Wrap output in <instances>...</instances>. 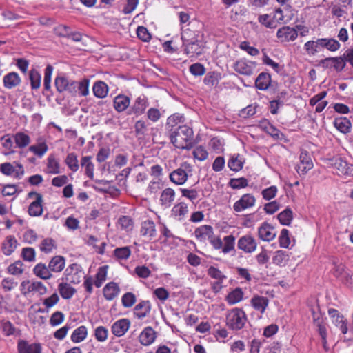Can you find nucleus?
<instances>
[{
  "label": "nucleus",
  "mask_w": 353,
  "mask_h": 353,
  "mask_svg": "<svg viewBox=\"0 0 353 353\" xmlns=\"http://www.w3.org/2000/svg\"><path fill=\"white\" fill-rule=\"evenodd\" d=\"M60 295L64 299H70L75 294L76 290L67 283H61L58 285Z\"/></svg>",
  "instance_id": "obj_40"
},
{
  "label": "nucleus",
  "mask_w": 353,
  "mask_h": 353,
  "mask_svg": "<svg viewBox=\"0 0 353 353\" xmlns=\"http://www.w3.org/2000/svg\"><path fill=\"white\" fill-rule=\"evenodd\" d=\"M119 292L120 288L118 284L113 281L107 283L103 289V296L108 301H112L115 299Z\"/></svg>",
  "instance_id": "obj_20"
},
{
  "label": "nucleus",
  "mask_w": 353,
  "mask_h": 353,
  "mask_svg": "<svg viewBox=\"0 0 353 353\" xmlns=\"http://www.w3.org/2000/svg\"><path fill=\"white\" fill-rule=\"evenodd\" d=\"M243 292L242 289L236 288L230 292L226 296L225 300L230 305H234L240 302L243 299Z\"/></svg>",
  "instance_id": "obj_43"
},
{
  "label": "nucleus",
  "mask_w": 353,
  "mask_h": 353,
  "mask_svg": "<svg viewBox=\"0 0 353 353\" xmlns=\"http://www.w3.org/2000/svg\"><path fill=\"white\" fill-rule=\"evenodd\" d=\"M278 192V188L275 185H272L262 190L261 194L265 200L270 201L274 199Z\"/></svg>",
  "instance_id": "obj_64"
},
{
  "label": "nucleus",
  "mask_w": 353,
  "mask_h": 353,
  "mask_svg": "<svg viewBox=\"0 0 353 353\" xmlns=\"http://www.w3.org/2000/svg\"><path fill=\"white\" fill-rule=\"evenodd\" d=\"M89 83L90 81L88 79H83L79 82L77 81L76 93L79 92L81 96H87L89 94Z\"/></svg>",
  "instance_id": "obj_57"
},
{
  "label": "nucleus",
  "mask_w": 353,
  "mask_h": 353,
  "mask_svg": "<svg viewBox=\"0 0 353 353\" xmlns=\"http://www.w3.org/2000/svg\"><path fill=\"white\" fill-rule=\"evenodd\" d=\"M64 267L65 259L61 256H54L48 264V268L53 272H59L63 270Z\"/></svg>",
  "instance_id": "obj_36"
},
{
  "label": "nucleus",
  "mask_w": 353,
  "mask_h": 353,
  "mask_svg": "<svg viewBox=\"0 0 353 353\" xmlns=\"http://www.w3.org/2000/svg\"><path fill=\"white\" fill-rule=\"evenodd\" d=\"M53 67L48 65L44 71L43 88L46 91L51 92V78Z\"/></svg>",
  "instance_id": "obj_53"
},
{
  "label": "nucleus",
  "mask_w": 353,
  "mask_h": 353,
  "mask_svg": "<svg viewBox=\"0 0 353 353\" xmlns=\"http://www.w3.org/2000/svg\"><path fill=\"white\" fill-rule=\"evenodd\" d=\"M250 303L254 310L263 314L268 305L269 300L265 296L255 295L251 299Z\"/></svg>",
  "instance_id": "obj_22"
},
{
  "label": "nucleus",
  "mask_w": 353,
  "mask_h": 353,
  "mask_svg": "<svg viewBox=\"0 0 353 353\" xmlns=\"http://www.w3.org/2000/svg\"><path fill=\"white\" fill-rule=\"evenodd\" d=\"M114 254L119 259L126 260L131 255V250L128 246L117 248L114 250Z\"/></svg>",
  "instance_id": "obj_55"
},
{
  "label": "nucleus",
  "mask_w": 353,
  "mask_h": 353,
  "mask_svg": "<svg viewBox=\"0 0 353 353\" xmlns=\"http://www.w3.org/2000/svg\"><path fill=\"white\" fill-rule=\"evenodd\" d=\"M19 353H41V346L39 343H29L26 340H19L17 343Z\"/></svg>",
  "instance_id": "obj_14"
},
{
  "label": "nucleus",
  "mask_w": 353,
  "mask_h": 353,
  "mask_svg": "<svg viewBox=\"0 0 353 353\" xmlns=\"http://www.w3.org/2000/svg\"><path fill=\"white\" fill-rule=\"evenodd\" d=\"M255 203L256 199L252 194H245L234 203L233 209L235 212H240L253 207Z\"/></svg>",
  "instance_id": "obj_9"
},
{
  "label": "nucleus",
  "mask_w": 353,
  "mask_h": 353,
  "mask_svg": "<svg viewBox=\"0 0 353 353\" xmlns=\"http://www.w3.org/2000/svg\"><path fill=\"white\" fill-rule=\"evenodd\" d=\"M91 159L92 157L90 156L83 157L81 159V165L82 168H85V174L87 176L92 179L94 177V165Z\"/></svg>",
  "instance_id": "obj_38"
},
{
  "label": "nucleus",
  "mask_w": 353,
  "mask_h": 353,
  "mask_svg": "<svg viewBox=\"0 0 353 353\" xmlns=\"http://www.w3.org/2000/svg\"><path fill=\"white\" fill-rule=\"evenodd\" d=\"M256 63L245 59H240L234 63V70L240 74L251 76L254 73Z\"/></svg>",
  "instance_id": "obj_7"
},
{
  "label": "nucleus",
  "mask_w": 353,
  "mask_h": 353,
  "mask_svg": "<svg viewBox=\"0 0 353 353\" xmlns=\"http://www.w3.org/2000/svg\"><path fill=\"white\" fill-rule=\"evenodd\" d=\"M237 247L245 253L250 254L256 250L257 243L251 234H245L239 238L237 242Z\"/></svg>",
  "instance_id": "obj_6"
},
{
  "label": "nucleus",
  "mask_w": 353,
  "mask_h": 353,
  "mask_svg": "<svg viewBox=\"0 0 353 353\" xmlns=\"http://www.w3.org/2000/svg\"><path fill=\"white\" fill-rule=\"evenodd\" d=\"M185 46V51L186 54L192 55L201 54L204 48L203 42L199 39H196V41L188 43Z\"/></svg>",
  "instance_id": "obj_24"
},
{
  "label": "nucleus",
  "mask_w": 353,
  "mask_h": 353,
  "mask_svg": "<svg viewBox=\"0 0 353 353\" xmlns=\"http://www.w3.org/2000/svg\"><path fill=\"white\" fill-rule=\"evenodd\" d=\"M175 198V192L171 188H167L163 190L160 196V202L163 206L169 208Z\"/></svg>",
  "instance_id": "obj_26"
},
{
  "label": "nucleus",
  "mask_w": 353,
  "mask_h": 353,
  "mask_svg": "<svg viewBox=\"0 0 353 353\" xmlns=\"http://www.w3.org/2000/svg\"><path fill=\"white\" fill-rule=\"evenodd\" d=\"M41 79V74L37 70L32 69L29 72V79L32 90H37L40 88Z\"/></svg>",
  "instance_id": "obj_50"
},
{
  "label": "nucleus",
  "mask_w": 353,
  "mask_h": 353,
  "mask_svg": "<svg viewBox=\"0 0 353 353\" xmlns=\"http://www.w3.org/2000/svg\"><path fill=\"white\" fill-rule=\"evenodd\" d=\"M130 322L127 319H122L113 323L111 330L116 336H123L130 327Z\"/></svg>",
  "instance_id": "obj_16"
},
{
  "label": "nucleus",
  "mask_w": 353,
  "mask_h": 353,
  "mask_svg": "<svg viewBox=\"0 0 353 353\" xmlns=\"http://www.w3.org/2000/svg\"><path fill=\"white\" fill-rule=\"evenodd\" d=\"M141 234L152 239L156 235L154 223L151 220H146L141 223Z\"/></svg>",
  "instance_id": "obj_29"
},
{
  "label": "nucleus",
  "mask_w": 353,
  "mask_h": 353,
  "mask_svg": "<svg viewBox=\"0 0 353 353\" xmlns=\"http://www.w3.org/2000/svg\"><path fill=\"white\" fill-rule=\"evenodd\" d=\"M133 220L128 216H121L118 220V225L121 229L130 231L133 228Z\"/></svg>",
  "instance_id": "obj_56"
},
{
  "label": "nucleus",
  "mask_w": 353,
  "mask_h": 353,
  "mask_svg": "<svg viewBox=\"0 0 353 353\" xmlns=\"http://www.w3.org/2000/svg\"><path fill=\"white\" fill-rule=\"evenodd\" d=\"M247 321V316L241 308H233L226 315V325L232 330H241Z\"/></svg>",
  "instance_id": "obj_2"
},
{
  "label": "nucleus",
  "mask_w": 353,
  "mask_h": 353,
  "mask_svg": "<svg viewBox=\"0 0 353 353\" xmlns=\"http://www.w3.org/2000/svg\"><path fill=\"white\" fill-rule=\"evenodd\" d=\"M148 106V99L145 95L138 97L130 106L128 114L139 116L143 114Z\"/></svg>",
  "instance_id": "obj_8"
},
{
  "label": "nucleus",
  "mask_w": 353,
  "mask_h": 353,
  "mask_svg": "<svg viewBox=\"0 0 353 353\" xmlns=\"http://www.w3.org/2000/svg\"><path fill=\"white\" fill-rule=\"evenodd\" d=\"M192 166L187 162H183L179 168L170 173L169 178L173 183L181 185L187 181L189 176L192 175Z\"/></svg>",
  "instance_id": "obj_3"
},
{
  "label": "nucleus",
  "mask_w": 353,
  "mask_h": 353,
  "mask_svg": "<svg viewBox=\"0 0 353 353\" xmlns=\"http://www.w3.org/2000/svg\"><path fill=\"white\" fill-rule=\"evenodd\" d=\"M312 168L313 162L310 153L306 150L301 151L299 156V163L296 166L297 172L299 174H305Z\"/></svg>",
  "instance_id": "obj_10"
},
{
  "label": "nucleus",
  "mask_w": 353,
  "mask_h": 353,
  "mask_svg": "<svg viewBox=\"0 0 353 353\" xmlns=\"http://www.w3.org/2000/svg\"><path fill=\"white\" fill-rule=\"evenodd\" d=\"M208 274L211 278L216 279V284L219 285V288H222L221 283L226 279V276L221 270L214 266H210L208 269Z\"/></svg>",
  "instance_id": "obj_46"
},
{
  "label": "nucleus",
  "mask_w": 353,
  "mask_h": 353,
  "mask_svg": "<svg viewBox=\"0 0 353 353\" xmlns=\"http://www.w3.org/2000/svg\"><path fill=\"white\" fill-rule=\"evenodd\" d=\"M271 84V76L269 73L261 72L255 80V86L260 90H267Z\"/></svg>",
  "instance_id": "obj_25"
},
{
  "label": "nucleus",
  "mask_w": 353,
  "mask_h": 353,
  "mask_svg": "<svg viewBox=\"0 0 353 353\" xmlns=\"http://www.w3.org/2000/svg\"><path fill=\"white\" fill-rule=\"evenodd\" d=\"M259 22L268 28H274L276 25L273 19L269 14H261L258 18Z\"/></svg>",
  "instance_id": "obj_62"
},
{
  "label": "nucleus",
  "mask_w": 353,
  "mask_h": 353,
  "mask_svg": "<svg viewBox=\"0 0 353 353\" xmlns=\"http://www.w3.org/2000/svg\"><path fill=\"white\" fill-rule=\"evenodd\" d=\"M130 99L124 94H118L113 100V106L117 112H123L130 107Z\"/></svg>",
  "instance_id": "obj_18"
},
{
  "label": "nucleus",
  "mask_w": 353,
  "mask_h": 353,
  "mask_svg": "<svg viewBox=\"0 0 353 353\" xmlns=\"http://www.w3.org/2000/svg\"><path fill=\"white\" fill-rule=\"evenodd\" d=\"M66 280L72 283L78 284L84 278V272L81 266L77 263L70 264L65 271Z\"/></svg>",
  "instance_id": "obj_5"
},
{
  "label": "nucleus",
  "mask_w": 353,
  "mask_h": 353,
  "mask_svg": "<svg viewBox=\"0 0 353 353\" xmlns=\"http://www.w3.org/2000/svg\"><path fill=\"white\" fill-rule=\"evenodd\" d=\"M65 163L68 168L74 172H77L79 168L77 155L74 152L69 153L67 155Z\"/></svg>",
  "instance_id": "obj_47"
},
{
  "label": "nucleus",
  "mask_w": 353,
  "mask_h": 353,
  "mask_svg": "<svg viewBox=\"0 0 353 353\" xmlns=\"http://www.w3.org/2000/svg\"><path fill=\"white\" fill-rule=\"evenodd\" d=\"M33 272L37 277L43 280L50 279L52 276L51 271L48 268V265L46 266V264L42 263H39L34 266Z\"/></svg>",
  "instance_id": "obj_30"
},
{
  "label": "nucleus",
  "mask_w": 353,
  "mask_h": 353,
  "mask_svg": "<svg viewBox=\"0 0 353 353\" xmlns=\"http://www.w3.org/2000/svg\"><path fill=\"white\" fill-rule=\"evenodd\" d=\"M57 248L56 241L52 238L44 239L39 245V249L41 252L46 254H49L52 252L53 250Z\"/></svg>",
  "instance_id": "obj_45"
},
{
  "label": "nucleus",
  "mask_w": 353,
  "mask_h": 353,
  "mask_svg": "<svg viewBox=\"0 0 353 353\" xmlns=\"http://www.w3.org/2000/svg\"><path fill=\"white\" fill-rule=\"evenodd\" d=\"M239 156L232 157L228 162V166L232 171L238 172L243 168V162L239 159Z\"/></svg>",
  "instance_id": "obj_58"
},
{
  "label": "nucleus",
  "mask_w": 353,
  "mask_h": 353,
  "mask_svg": "<svg viewBox=\"0 0 353 353\" xmlns=\"http://www.w3.org/2000/svg\"><path fill=\"white\" fill-rule=\"evenodd\" d=\"M157 337L154 329L150 327H146L139 335L140 343L145 346L151 345Z\"/></svg>",
  "instance_id": "obj_19"
},
{
  "label": "nucleus",
  "mask_w": 353,
  "mask_h": 353,
  "mask_svg": "<svg viewBox=\"0 0 353 353\" xmlns=\"http://www.w3.org/2000/svg\"><path fill=\"white\" fill-rule=\"evenodd\" d=\"M108 265L101 266L99 268L95 276L94 284L97 288H100L106 280Z\"/></svg>",
  "instance_id": "obj_51"
},
{
  "label": "nucleus",
  "mask_w": 353,
  "mask_h": 353,
  "mask_svg": "<svg viewBox=\"0 0 353 353\" xmlns=\"http://www.w3.org/2000/svg\"><path fill=\"white\" fill-rule=\"evenodd\" d=\"M224 245L222 247V252L224 254L229 253L234 250L235 237L233 235L225 236L223 238Z\"/></svg>",
  "instance_id": "obj_54"
},
{
  "label": "nucleus",
  "mask_w": 353,
  "mask_h": 353,
  "mask_svg": "<svg viewBox=\"0 0 353 353\" xmlns=\"http://www.w3.org/2000/svg\"><path fill=\"white\" fill-rule=\"evenodd\" d=\"M290 255L288 252L283 250H277L274 252L272 257V263L276 265L285 266L289 260Z\"/></svg>",
  "instance_id": "obj_39"
},
{
  "label": "nucleus",
  "mask_w": 353,
  "mask_h": 353,
  "mask_svg": "<svg viewBox=\"0 0 353 353\" xmlns=\"http://www.w3.org/2000/svg\"><path fill=\"white\" fill-rule=\"evenodd\" d=\"M14 141L16 144V147L19 148H24L30 143V137L27 134L18 132L14 134H12Z\"/></svg>",
  "instance_id": "obj_34"
},
{
  "label": "nucleus",
  "mask_w": 353,
  "mask_h": 353,
  "mask_svg": "<svg viewBox=\"0 0 353 353\" xmlns=\"http://www.w3.org/2000/svg\"><path fill=\"white\" fill-rule=\"evenodd\" d=\"M193 135L192 129L183 125H179L170 133V137L171 142L176 148L189 150L193 147L192 143Z\"/></svg>",
  "instance_id": "obj_1"
},
{
  "label": "nucleus",
  "mask_w": 353,
  "mask_h": 353,
  "mask_svg": "<svg viewBox=\"0 0 353 353\" xmlns=\"http://www.w3.org/2000/svg\"><path fill=\"white\" fill-rule=\"evenodd\" d=\"M319 41L318 44L320 45L321 48H325L332 52L338 50L341 47L340 43L332 38H321L319 39Z\"/></svg>",
  "instance_id": "obj_37"
},
{
  "label": "nucleus",
  "mask_w": 353,
  "mask_h": 353,
  "mask_svg": "<svg viewBox=\"0 0 353 353\" xmlns=\"http://www.w3.org/2000/svg\"><path fill=\"white\" fill-rule=\"evenodd\" d=\"M46 173L57 174L60 173V164L54 154H51L47 158Z\"/></svg>",
  "instance_id": "obj_28"
},
{
  "label": "nucleus",
  "mask_w": 353,
  "mask_h": 353,
  "mask_svg": "<svg viewBox=\"0 0 353 353\" xmlns=\"http://www.w3.org/2000/svg\"><path fill=\"white\" fill-rule=\"evenodd\" d=\"M258 236L262 241H270L275 238L276 232L274 231V228L269 223H263L258 228Z\"/></svg>",
  "instance_id": "obj_15"
},
{
  "label": "nucleus",
  "mask_w": 353,
  "mask_h": 353,
  "mask_svg": "<svg viewBox=\"0 0 353 353\" xmlns=\"http://www.w3.org/2000/svg\"><path fill=\"white\" fill-rule=\"evenodd\" d=\"M17 241L13 236H8L2 243V251L6 256H10L16 249Z\"/></svg>",
  "instance_id": "obj_33"
},
{
  "label": "nucleus",
  "mask_w": 353,
  "mask_h": 353,
  "mask_svg": "<svg viewBox=\"0 0 353 353\" xmlns=\"http://www.w3.org/2000/svg\"><path fill=\"white\" fill-rule=\"evenodd\" d=\"M21 286L26 289V291L23 292L24 295L32 292H37L40 295H43L47 292L46 287L41 281L30 282V281H23Z\"/></svg>",
  "instance_id": "obj_11"
},
{
  "label": "nucleus",
  "mask_w": 353,
  "mask_h": 353,
  "mask_svg": "<svg viewBox=\"0 0 353 353\" xmlns=\"http://www.w3.org/2000/svg\"><path fill=\"white\" fill-rule=\"evenodd\" d=\"M43 198L41 194H38L37 199L32 202L28 208V214L31 216H39L42 214L43 207L42 203Z\"/></svg>",
  "instance_id": "obj_27"
},
{
  "label": "nucleus",
  "mask_w": 353,
  "mask_h": 353,
  "mask_svg": "<svg viewBox=\"0 0 353 353\" xmlns=\"http://www.w3.org/2000/svg\"><path fill=\"white\" fill-rule=\"evenodd\" d=\"M198 39V32L193 31L190 28L185 29L181 32V39L184 46L190 42L196 41V39Z\"/></svg>",
  "instance_id": "obj_48"
},
{
  "label": "nucleus",
  "mask_w": 353,
  "mask_h": 353,
  "mask_svg": "<svg viewBox=\"0 0 353 353\" xmlns=\"http://www.w3.org/2000/svg\"><path fill=\"white\" fill-rule=\"evenodd\" d=\"M57 91L59 93L67 92L71 95L76 94L77 81L68 79L63 74L57 75L54 80Z\"/></svg>",
  "instance_id": "obj_4"
},
{
  "label": "nucleus",
  "mask_w": 353,
  "mask_h": 353,
  "mask_svg": "<svg viewBox=\"0 0 353 353\" xmlns=\"http://www.w3.org/2000/svg\"><path fill=\"white\" fill-rule=\"evenodd\" d=\"M23 264L21 261H17L8 267V272L12 275H20L23 272Z\"/></svg>",
  "instance_id": "obj_61"
},
{
  "label": "nucleus",
  "mask_w": 353,
  "mask_h": 353,
  "mask_svg": "<svg viewBox=\"0 0 353 353\" xmlns=\"http://www.w3.org/2000/svg\"><path fill=\"white\" fill-rule=\"evenodd\" d=\"M188 212V205L183 202L175 205L172 209V216L179 221L183 220Z\"/></svg>",
  "instance_id": "obj_35"
},
{
  "label": "nucleus",
  "mask_w": 353,
  "mask_h": 353,
  "mask_svg": "<svg viewBox=\"0 0 353 353\" xmlns=\"http://www.w3.org/2000/svg\"><path fill=\"white\" fill-rule=\"evenodd\" d=\"M151 305L149 301H142L138 303L134 310V314L139 319H142L150 312Z\"/></svg>",
  "instance_id": "obj_23"
},
{
  "label": "nucleus",
  "mask_w": 353,
  "mask_h": 353,
  "mask_svg": "<svg viewBox=\"0 0 353 353\" xmlns=\"http://www.w3.org/2000/svg\"><path fill=\"white\" fill-rule=\"evenodd\" d=\"M121 302L123 307H130L135 303L136 296L132 292H126L123 295Z\"/></svg>",
  "instance_id": "obj_63"
},
{
  "label": "nucleus",
  "mask_w": 353,
  "mask_h": 353,
  "mask_svg": "<svg viewBox=\"0 0 353 353\" xmlns=\"http://www.w3.org/2000/svg\"><path fill=\"white\" fill-rule=\"evenodd\" d=\"M292 214L293 213L291 209L286 208L285 210L280 212L278 214L277 217L281 224L283 225H289L291 223L293 219Z\"/></svg>",
  "instance_id": "obj_52"
},
{
  "label": "nucleus",
  "mask_w": 353,
  "mask_h": 353,
  "mask_svg": "<svg viewBox=\"0 0 353 353\" xmlns=\"http://www.w3.org/2000/svg\"><path fill=\"white\" fill-rule=\"evenodd\" d=\"M184 119L183 114L175 113L167 119L166 126L170 128L171 132H173L176 129L175 127L184 122Z\"/></svg>",
  "instance_id": "obj_41"
},
{
  "label": "nucleus",
  "mask_w": 353,
  "mask_h": 353,
  "mask_svg": "<svg viewBox=\"0 0 353 353\" xmlns=\"http://www.w3.org/2000/svg\"><path fill=\"white\" fill-rule=\"evenodd\" d=\"M229 185L233 189H241L247 187L248 185V181L244 177L233 178L230 180Z\"/></svg>",
  "instance_id": "obj_60"
},
{
  "label": "nucleus",
  "mask_w": 353,
  "mask_h": 353,
  "mask_svg": "<svg viewBox=\"0 0 353 353\" xmlns=\"http://www.w3.org/2000/svg\"><path fill=\"white\" fill-rule=\"evenodd\" d=\"M28 150L41 158L48 151V147L44 141H41L36 145H30Z\"/></svg>",
  "instance_id": "obj_49"
},
{
  "label": "nucleus",
  "mask_w": 353,
  "mask_h": 353,
  "mask_svg": "<svg viewBox=\"0 0 353 353\" xmlns=\"http://www.w3.org/2000/svg\"><path fill=\"white\" fill-rule=\"evenodd\" d=\"M13 137L12 134H7L1 137V141L3 148L8 150L7 152H4L5 155H8L10 154H14L15 152L14 150V144H13Z\"/></svg>",
  "instance_id": "obj_42"
},
{
  "label": "nucleus",
  "mask_w": 353,
  "mask_h": 353,
  "mask_svg": "<svg viewBox=\"0 0 353 353\" xmlns=\"http://www.w3.org/2000/svg\"><path fill=\"white\" fill-rule=\"evenodd\" d=\"M87 334V327L84 325H81L73 331L71 335V340L74 343H80L86 338Z\"/></svg>",
  "instance_id": "obj_44"
},
{
  "label": "nucleus",
  "mask_w": 353,
  "mask_h": 353,
  "mask_svg": "<svg viewBox=\"0 0 353 353\" xmlns=\"http://www.w3.org/2000/svg\"><path fill=\"white\" fill-rule=\"evenodd\" d=\"M319 42L318 39L316 41H309L305 43L304 49L307 54L314 55L319 51V48L321 47V46L318 44Z\"/></svg>",
  "instance_id": "obj_59"
},
{
  "label": "nucleus",
  "mask_w": 353,
  "mask_h": 353,
  "mask_svg": "<svg viewBox=\"0 0 353 353\" xmlns=\"http://www.w3.org/2000/svg\"><path fill=\"white\" fill-rule=\"evenodd\" d=\"M333 166L338 170V174L353 176V164H349L341 157H336L334 160Z\"/></svg>",
  "instance_id": "obj_12"
},
{
  "label": "nucleus",
  "mask_w": 353,
  "mask_h": 353,
  "mask_svg": "<svg viewBox=\"0 0 353 353\" xmlns=\"http://www.w3.org/2000/svg\"><path fill=\"white\" fill-rule=\"evenodd\" d=\"M21 80L19 74L15 72L6 74L3 78V86L7 89H12L21 83Z\"/></svg>",
  "instance_id": "obj_21"
},
{
  "label": "nucleus",
  "mask_w": 353,
  "mask_h": 353,
  "mask_svg": "<svg viewBox=\"0 0 353 353\" xmlns=\"http://www.w3.org/2000/svg\"><path fill=\"white\" fill-rule=\"evenodd\" d=\"M92 91L96 97L103 99L108 95L109 88L105 82L98 81L94 83Z\"/></svg>",
  "instance_id": "obj_31"
},
{
  "label": "nucleus",
  "mask_w": 353,
  "mask_h": 353,
  "mask_svg": "<svg viewBox=\"0 0 353 353\" xmlns=\"http://www.w3.org/2000/svg\"><path fill=\"white\" fill-rule=\"evenodd\" d=\"M277 37L282 42H288L294 41L298 36L297 31L290 26H283L277 30Z\"/></svg>",
  "instance_id": "obj_13"
},
{
  "label": "nucleus",
  "mask_w": 353,
  "mask_h": 353,
  "mask_svg": "<svg viewBox=\"0 0 353 353\" xmlns=\"http://www.w3.org/2000/svg\"><path fill=\"white\" fill-rule=\"evenodd\" d=\"M334 127L343 134H347L350 132L352 123L346 117L336 118L334 121Z\"/></svg>",
  "instance_id": "obj_32"
},
{
  "label": "nucleus",
  "mask_w": 353,
  "mask_h": 353,
  "mask_svg": "<svg viewBox=\"0 0 353 353\" xmlns=\"http://www.w3.org/2000/svg\"><path fill=\"white\" fill-rule=\"evenodd\" d=\"M194 235L200 241L210 240L214 236L213 228L208 225H201L195 230Z\"/></svg>",
  "instance_id": "obj_17"
}]
</instances>
